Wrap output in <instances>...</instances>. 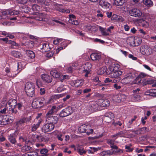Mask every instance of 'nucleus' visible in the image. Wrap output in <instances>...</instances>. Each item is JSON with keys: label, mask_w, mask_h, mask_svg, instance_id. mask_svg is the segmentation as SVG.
<instances>
[{"label": "nucleus", "mask_w": 156, "mask_h": 156, "mask_svg": "<svg viewBox=\"0 0 156 156\" xmlns=\"http://www.w3.org/2000/svg\"><path fill=\"white\" fill-rule=\"evenodd\" d=\"M90 126L83 124L81 125L78 128V131L81 133H86L87 135H89L93 133V130L90 128Z\"/></svg>", "instance_id": "423d86ee"}, {"label": "nucleus", "mask_w": 156, "mask_h": 156, "mask_svg": "<svg viewBox=\"0 0 156 156\" xmlns=\"http://www.w3.org/2000/svg\"><path fill=\"white\" fill-rule=\"evenodd\" d=\"M126 76L127 78L129 79V80L131 82L135 77L136 75L133 72H129L127 73Z\"/></svg>", "instance_id": "473e14b6"}, {"label": "nucleus", "mask_w": 156, "mask_h": 156, "mask_svg": "<svg viewBox=\"0 0 156 156\" xmlns=\"http://www.w3.org/2000/svg\"><path fill=\"white\" fill-rule=\"evenodd\" d=\"M48 152V150L46 149L43 148L41 149L40 151L41 154H45Z\"/></svg>", "instance_id": "774afa93"}, {"label": "nucleus", "mask_w": 156, "mask_h": 156, "mask_svg": "<svg viewBox=\"0 0 156 156\" xmlns=\"http://www.w3.org/2000/svg\"><path fill=\"white\" fill-rule=\"evenodd\" d=\"M131 146V145H126L125 146V149H126V151L131 152L133 151V149L130 148Z\"/></svg>", "instance_id": "338daca9"}, {"label": "nucleus", "mask_w": 156, "mask_h": 156, "mask_svg": "<svg viewBox=\"0 0 156 156\" xmlns=\"http://www.w3.org/2000/svg\"><path fill=\"white\" fill-rule=\"evenodd\" d=\"M84 83V80L82 79L77 80L74 82V85L75 87H78L82 86Z\"/></svg>", "instance_id": "c756f323"}, {"label": "nucleus", "mask_w": 156, "mask_h": 156, "mask_svg": "<svg viewBox=\"0 0 156 156\" xmlns=\"http://www.w3.org/2000/svg\"><path fill=\"white\" fill-rule=\"evenodd\" d=\"M51 111H52L54 113H56L58 111V109L57 108L56 106L55 105L53 106L51 109L50 110Z\"/></svg>", "instance_id": "69168bd1"}, {"label": "nucleus", "mask_w": 156, "mask_h": 156, "mask_svg": "<svg viewBox=\"0 0 156 156\" xmlns=\"http://www.w3.org/2000/svg\"><path fill=\"white\" fill-rule=\"evenodd\" d=\"M32 105L33 107H34L35 108H39L40 106H39V104L37 103V98L35 99L34 101L32 102Z\"/></svg>", "instance_id": "4d7b16f0"}, {"label": "nucleus", "mask_w": 156, "mask_h": 156, "mask_svg": "<svg viewBox=\"0 0 156 156\" xmlns=\"http://www.w3.org/2000/svg\"><path fill=\"white\" fill-rule=\"evenodd\" d=\"M100 155L101 156L112 155L111 150L103 151L100 153Z\"/></svg>", "instance_id": "4c0bfd02"}, {"label": "nucleus", "mask_w": 156, "mask_h": 156, "mask_svg": "<svg viewBox=\"0 0 156 156\" xmlns=\"http://www.w3.org/2000/svg\"><path fill=\"white\" fill-rule=\"evenodd\" d=\"M88 109L90 112H93L101 110L99 107L98 102V100L96 101H93L88 105Z\"/></svg>", "instance_id": "9d476101"}, {"label": "nucleus", "mask_w": 156, "mask_h": 156, "mask_svg": "<svg viewBox=\"0 0 156 156\" xmlns=\"http://www.w3.org/2000/svg\"><path fill=\"white\" fill-rule=\"evenodd\" d=\"M8 43L11 44V47L12 48H15L14 46L17 47L19 46V44L14 41L10 40L9 41Z\"/></svg>", "instance_id": "de8ad7c7"}, {"label": "nucleus", "mask_w": 156, "mask_h": 156, "mask_svg": "<svg viewBox=\"0 0 156 156\" xmlns=\"http://www.w3.org/2000/svg\"><path fill=\"white\" fill-rule=\"evenodd\" d=\"M140 51L142 54L147 55L151 54L153 52L152 49L147 45L141 46L140 49Z\"/></svg>", "instance_id": "6e6552de"}, {"label": "nucleus", "mask_w": 156, "mask_h": 156, "mask_svg": "<svg viewBox=\"0 0 156 156\" xmlns=\"http://www.w3.org/2000/svg\"><path fill=\"white\" fill-rule=\"evenodd\" d=\"M24 120L23 119V118L21 119H20L19 121H17L16 122V124L18 126H20L21 125L25 123L24 121Z\"/></svg>", "instance_id": "052dcab7"}, {"label": "nucleus", "mask_w": 156, "mask_h": 156, "mask_svg": "<svg viewBox=\"0 0 156 156\" xmlns=\"http://www.w3.org/2000/svg\"><path fill=\"white\" fill-rule=\"evenodd\" d=\"M109 74L110 76L112 78H117V79H115L113 81V82H118L121 80L119 77L122 73V72L120 70H114L110 71Z\"/></svg>", "instance_id": "39448f33"}, {"label": "nucleus", "mask_w": 156, "mask_h": 156, "mask_svg": "<svg viewBox=\"0 0 156 156\" xmlns=\"http://www.w3.org/2000/svg\"><path fill=\"white\" fill-rule=\"evenodd\" d=\"M8 139L12 144H15L16 142L14 133L11 134L9 135L8 136Z\"/></svg>", "instance_id": "bb28decb"}, {"label": "nucleus", "mask_w": 156, "mask_h": 156, "mask_svg": "<svg viewBox=\"0 0 156 156\" xmlns=\"http://www.w3.org/2000/svg\"><path fill=\"white\" fill-rule=\"evenodd\" d=\"M151 85L152 87L155 88L147 90L145 92V94L146 95L156 97V83L152 84Z\"/></svg>", "instance_id": "f3484780"}, {"label": "nucleus", "mask_w": 156, "mask_h": 156, "mask_svg": "<svg viewBox=\"0 0 156 156\" xmlns=\"http://www.w3.org/2000/svg\"><path fill=\"white\" fill-rule=\"evenodd\" d=\"M70 43L71 41H69L61 38L60 44L63 46V47H64V48H65Z\"/></svg>", "instance_id": "c9c22d12"}, {"label": "nucleus", "mask_w": 156, "mask_h": 156, "mask_svg": "<svg viewBox=\"0 0 156 156\" xmlns=\"http://www.w3.org/2000/svg\"><path fill=\"white\" fill-rule=\"evenodd\" d=\"M5 108H3L2 110L0 111V114H3L6 113V111L8 112L9 111V108H6V107H5Z\"/></svg>", "instance_id": "680f3d73"}, {"label": "nucleus", "mask_w": 156, "mask_h": 156, "mask_svg": "<svg viewBox=\"0 0 156 156\" xmlns=\"http://www.w3.org/2000/svg\"><path fill=\"white\" fill-rule=\"evenodd\" d=\"M49 0H37V3L42 5H49Z\"/></svg>", "instance_id": "e433bc0d"}, {"label": "nucleus", "mask_w": 156, "mask_h": 156, "mask_svg": "<svg viewBox=\"0 0 156 156\" xmlns=\"http://www.w3.org/2000/svg\"><path fill=\"white\" fill-rule=\"evenodd\" d=\"M37 153L36 152H30L25 154V156H37Z\"/></svg>", "instance_id": "864d4df0"}, {"label": "nucleus", "mask_w": 156, "mask_h": 156, "mask_svg": "<svg viewBox=\"0 0 156 156\" xmlns=\"http://www.w3.org/2000/svg\"><path fill=\"white\" fill-rule=\"evenodd\" d=\"M51 49L49 44L48 43L45 42L41 44L38 47V50L42 52H45L49 51Z\"/></svg>", "instance_id": "f8f14e48"}, {"label": "nucleus", "mask_w": 156, "mask_h": 156, "mask_svg": "<svg viewBox=\"0 0 156 156\" xmlns=\"http://www.w3.org/2000/svg\"><path fill=\"white\" fill-rule=\"evenodd\" d=\"M100 30L103 35L107 36L109 35V33L107 31V29L106 28L100 27Z\"/></svg>", "instance_id": "49530a36"}, {"label": "nucleus", "mask_w": 156, "mask_h": 156, "mask_svg": "<svg viewBox=\"0 0 156 156\" xmlns=\"http://www.w3.org/2000/svg\"><path fill=\"white\" fill-rule=\"evenodd\" d=\"M54 8L57 11L62 12L69 13L70 10L69 9H66L62 7L61 4L55 3L54 4Z\"/></svg>", "instance_id": "2eb2a0df"}, {"label": "nucleus", "mask_w": 156, "mask_h": 156, "mask_svg": "<svg viewBox=\"0 0 156 156\" xmlns=\"http://www.w3.org/2000/svg\"><path fill=\"white\" fill-rule=\"evenodd\" d=\"M63 95L62 94H55L52 96L49 100L48 101H47L46 100L44 97H38L37 98V103L39 104V106L40 107L44 105H47L51 100L58 99L60 97H62Z\"/></svg>", "instance_id": "f03ea898"}, {"label": "nucleus", "mask_w": 156, "mask_h": 156, "mask_svg": "<svg viewBox=\"0 0 156 156\" xmlns=\"http://www.w3.org/2000/svg\"><path fill=\"white\" fill-rule=\"evenodd\" d=\"M11 55L12 56L18 58L20 57L21 55V53L19 51H13L11 52Z\"/></svg>", "instance_id": "c03bdc74"}, {"label": "nucleus", "mask_w": 156, "mask_h": 156, "mask_svg": "<svg viewBox=\"0 0 156 156\" xmlns=\"http://www.w3.org/2000/svg\"><path fill=\"white\" fill-rule=\"evenodd\" d=\"M47 120L49 121L50 123L55 124L58 121V119L56 116L51 115L47 117Z\"/></svg>", "instance_id": "b1692460"}, {"label": "nucleus", "mask_w": 156, "mask_h": 156, "mask_svg": "<svg viewBox=\"0 0 156 156\" xmlns=\"http://www.w3.org/2000/svg\"><path fill=\"white\" fill-rule=\"evenodd\" d=\"M129 79L127 78L126 76L125 77L121 80V82L124 84L129 83L131 82Z\"/></svg>", "instance_id": "09e8293b"}, {"label": "nucleus", "mask_w": 156, "mask_h": 156, "mask_svg": "<svg viewBox=\"0 0 156 156\" xmlns=\"http://www.w3.org/2000/svg\"><path fill=\"white\" fill-rule=\"evenodd\" d=\"M128 13L131 16L135 17L140 18L142 17V12L139 9L133 8L128 10Z\"/></svg>", "instance_id": "20e7f679"}, {"label": "nucleus", "mask_w": 156, "mask_h": 156, "mask_svg": "<svg viewBox=\"0 0 156 156\" xmlns=\"http://www.w3.org/2000/svg\"><path fill=\"white\" fill-rule=\"evenodd\" d=\"M120 67V65L118 64H114L111 66H110L108 67V70L109 71H113L114 70H117Z\"/></svg>", "instance_id": "72a5a7b5"}, {"label": "nucleus", "mask_w": 156, "mask_h": 156, "mask_svg": "<svg viewBox=\"0 0 156 156\" xmlns=\"http://www.w3.org/2000/svg\"><path fill=\"white\" fill-rule=\"evenodd\" d=\"M25 92L28 96L32 97L34 94V85L31 82H27L25 85Z\"/></svg>", "instance_id": "7ed1b4c3"}, {"label": "nucleus", "mask_w": 156, "mask_h": 156, "mask_svg": "<svg viewBox=\"0 0 156 156\" xmlns=\"http://www.w3.org/2000/svg\"><path fill=\"white\" fill-rule=\"evenodd\" d=\"M34 41H27L25 43V45L27 47L29 48H33L34 46Z\"/></svg>", "instance_id": "37998d69"}, {"label": "nucleus", "mask_w": 156, "mask_h": 156, "mask_svg": "<svg viewBox=\"0 0 156 156\" xmlns=\"http://www.w3.org/2000/svg\"><path fill=\"white\" fill-rule=\"evenodd\" d=\"M133 92L134 94V97L136 98V99H140V96L139 95V94L142 93V91L140 90V89L139 88H138L134 90L133 91Z\"/></svg>", "instance_id": "c85d7f7f"}, {"label": "nucleus", "mask_w": 156, "mask_h": 156, "mask_svg": "<svg viewBox=\"0 0 156 156\" xmlns=\"http://www.w3.org/2000/svg\"><path fill=\"white\" fill-rule=\"evenodd\" d=\"M139 20L141 21L142 26L145 28H148L150 25V21L149 20H145L144 19H140Z\"/></svg>", "instance_id": "a878e982"}, {"label": "nucleus", "mask_w": 156, "mask_h": 156, "mask_svg": "<svg viewBox=\"0 0 156 156\" xmlns=\"http://www.w3.org/2000/svg\"><path fill=\"white\" fill-rule=\"evenodd\" d=\"M16 101L13 99H10L8 101L5 100L1 102V106L8 108L10 111L9 112H11L12 114H15L17 112L16 109Z\"/></svg>", "instance_id": "f257e3e1"}, {"label": "nucleus", "mask_w": 156, "mask_h": 156, "mask_svg": "<svg viewBox=\"0 0 156 156\" xmlns=\"http://www.w3.org/2000/svg\"><path fill=\"white\" fill-rule=\"evenodd\" d=\"M41 78L44 81L47 83H50L52 80V78L51 76L45 74L41 75Z\"/></svg>", "instance_id": "5701e85b"}, {"label": "nucleus", "mask_w": 156, "mask_h": 156, "mask_svg": "<svg viewBox=\"0 0 156 156\" xmlns=\"http://www.w3.org/2000/svg\"><path fill=\"white\" fill-rule=\"evenodd\" d=\"M91 60L93 61H98L101 58V55L100 53H93L90 55Z\"/></svg>", "instance_id": "6ab92c4d"}, {"label": "nucleus", "mask_w": 156, "mask_h": 156, "mask_svg": "<svg viewBox=\"0 0 156 156\" xmlns=\"http://www.w3.org/2000/svg\"><path fill=\"white\" fill-rule=\"evenodd\" d=\"M27 54L28 56L31 59L34 58L35 57L34 52L30 50H27Z\"/></svg>", "instance_id": "a19ab883"}, {"label": "nucleus", "mask_w": 156, "mask_h": 156, "mask_svg": "<svg viewBox=\"0 0 156 156\" xmlns=\"http://www.w3.org/2000/svg\"><path fill=\"white\" fill-rule=\"evenodd\" d=\"M35 121L36 122L32 125L31 126V130L32 132L35 131L39 127L41 124L42 122V119L37 116Z\"/></svg>", "instance_id": "9b49d317"}, {"label": "nucleus", "mask_w": 156, "mask_h": 156, "mask_svg": "<svg viewBox=\"0 0 156 156\" xmlns=\"http://www.w3.org/2000/svg\"><path fill=\"white\" fill-rule=\"evenodd\" d=\"M100 5L104 9H109L111 7L110 4L105 0H101L100 2Z\"/></svg>", "instance_id": "4be33fe9"}, {"label": "nucleus", "mask_w": 156, "mask_h": 156, "mask_svg": "<svg viewBox=\"0 0 156 156\" xmlns=\"http://www.w3.org/2000/svg\"><path fill=\"white\" fill-rule=\"evenodd\" d=\"M142 2L145 5L148 7H151L153 5V2L151 0H143Z\"/></svg>", "instance_id": "f704fd0d"}, {"label": "nucleus", "mask_w": 156, "mask_h": 156, "mask_svg": "<svg viewBox=\"0 0 156 156\" xmlns=\"http://www.w3.org/2000/svg\"><path fill=\"white\" fill-rule=\"evenodd\" d=\"M61 38H56V39L53 41V43L55 44H60Z\"/></svg>", "instance_id": "0e129e2a"}, {"label": "nucleus", "mask_w": 156, "mask_h": 156, "mask_svg": "<svg viewBox=\"0 0 156 156\" xmlns=\"http://www.w3.org/2000/svg\"><path fill=\"white\" fill-rule=\"evenodd\" d=\"M31 138L33 139V141H38L40 142H46L49 140V139L47 138H44L37 135H32Z\"/></svg>", "instance_id": "4468645a"}, {"label": "nucleus", "mask_w": 156, "mask_h": 156, "mask_svg": "<svg viewBox=\"0 0 156 156\" xmlns=\"http://www.w3.org/2000/svg\"><path fill=\"white\" fill-rule=\"evenodd\" d=\"M80 69L82 70L83 73H85L84 76L85 77H88V74L90 73V69H88V67L84 66V64L82 65Z\"/></svg>", "instance_id": "393cba45"}, {"label": "nucleus", "mask_w": 156, "mask_h": 156, "mask_svg": "<svg viewBox=\"0 0 156 156\" xmlns=\"http://www.w3.org/2000/svg\"><path fill=\"white\" fill-rule=\"evenodd\" d=\"M50 74L54 77L59 78L60 76V73L55 69H53L50 72Z\"/></svg>", "instance_id": "2f4dec72"}, {"label": "nucleus", "mask_w": 156, "mask_h": 156, "mask_svg": "<svg viewBox=\"0 0 156 156\" xmlns=\"http://www.w3.org/2000/svg\"><path fill=\"white\" fill-rule=\"evenodd\" d=\"M5 71L6 73V75L9 77H14L16 75V73H14L12 71L11 72L9 68L6 67L5 68Z\"/></svg>", "instance_id": "cd10ccee"}, {"label": "nucleus", "mask_w": 156, "mask_h": 156, "mask_svg": "<svg viewBox=\"0 0 156 156\" xmlns=\"http://www.w3.org/2000/svg\"><path fill=\"white\" fill-rule=\"evenodd\" d=\"M31 147L29 146H25L22 147L21 151L23 152H25L30 150Z\"/></svg>", "instance_id": "3c124183"}, {"label": "nucleus", "mask_w": 156, "mask_h": 156, "mask_svg": "<svg viewBox=\"0 0 156 156\" xmlns=\"http://www.w3.org/2000/svg\"><path fill=\"white\" fill-rule=\"evenodd\" d=\"M125 2V0H115L114 3L115 5L121 6Z\"/></svg>", "instance_id": "79ce46f5"}, {"label": "nucleus", "mask_w": 156, "mask_h": 156, "mask_svg": "<svg viewBox=\"0 0 156 156\" xmlns=\"http://www.w3.org/2000/svg\"><path fill=\"white\" fill-rule=\"evenodd\" d=\"M66 86H65L63 84L60 85L59 87H58L57 89V91L58 92H61L62 91L65 90L66 88Z\"/></svg>", "instance_id": "a18cd8bd"}, {"label": "nucleus", "mask_w": 156, "mask_h": 156, "mask_svg": "<svg viewBox=\"0 0 156 156\" xmlns=\"http://www.w3.org/2000/svg\"><path fill=\"white\" fill-rule=\"evenodd\" d=\"M114 140H111V139H108L107 140V143L110 145V147L111 148V147L112 146H114L115 145H114Z\"/></svg>", "instance_id": "bf43d9fd"}, {"label": "nucleus", "mask_w": 156, "mask_h": 156, "mask_svg": "<svg viewBox=\"0 0 156 156\" xmlns=\"http://www.w3.org/2000/svg\"><path fill=\"white\" fill-rule=\"evenodd\" d=\"M32 9L34 11H39L41 9L40 7L36 4H34L32 6Z\"/></svg>", "instance_id": "5fc2aeb1"}, {"label": "nucleus", "mask_w": 156, "mask_h": 156, "mask_svg": "<svg viewBox=\"0 0 156 156\" xmlns=\"http://www.w3.org/2000/svg\"><path fill=\"white\" fill-rule=\"evenodd\" d=\"M35 19L37 20L40 21H47L48 19L47 16L45 13H39L34 17Z\"/></svg>", "instance_id": "dca6fc26"}, {"label": "nucleus", "mask_w": 156, "mask_h": 156, "mask_svg": "<svg viewBox=\"0 0 156 156\" xmlns=\"http://www.w3.org/2000/svg\"><path fill=\"white\" fill-rule=\"evenodd\" d=\"M106 67L105 66H103L100 68L98 70V73L99 75L103 74L106 71Z\"/></svg>", "instance_id": "58836bf2"}, {"label": "nucleus", "mask_w": 156, "mask_h": 156, "mask_svg": "<svg viewBox=\"0 0 156 156\" xmlns=\"http://www.w3.org/2000/svg\"><path fill=\"white\" fill-rule=\"evenodd\" d=\"M74 69V68H73L71 66H69L66 69V72L69 73H71L72 72L73 70Z\"/></svg>", "instance_id": "e2e57ef3"}, {"label": "nucleus", "mask_w": 156, "mask_h": 156, "mask_svg": "<svg viewBox=\"0 0 156 156\" xmlns=\"http://www.w3.org/2000/svg\"><path fill=\"white\" fill-rule=\"evenodd\" d=\"M105 116L107 117L110 118V119H112L113 118L114 115L112 112H109L106 113L105 114Z\"/></svg>", "instance_id": "13d9d810"}, {"label": "nucleus", "mask_w": 156, "mask_h": 156, "mask_svg": "<svg viewBox=\"0 0 156 156\" xmlns=\"http://www.w3.org/2000/svg\"><path fill=\"white\" fill-rule=\"evenodd\" d=\"M111 150L112 155L123 152L122 150L118 148L116 145L114 146H112Z\"/></svg>", "instance_id": "aec40b11"}, {"label": "nucleus", "mask_w": 156, "mask_h": 156, "mask_svg": "<svg viewBox=\"0 0 156 156\" xmlns=\"http://www.w3.org/2000/svg\"><path fill=\"white\" fill-rule=\"evenodd\" d=\"M114 98L116 102H119L122 101L120 95H115L114 96Z\"/></svg>", "instance_id": "6e6d98bb"}, {"label": "nucleus", "mask_w": 156, "mask_h": 156, "mask_svg": "<svg viewBox=\"0 0 156 156\" xmlns=\"http://www.w3.org/2000/svg\"><path fill=\"white\" fill-rule=\"evenodd\" d=\"M2 16H0V20L6 19L5 15H14L18 14L19 12L17 10H13L12 9H8L2 12Z\"/></svg>", "instance_id": "0eeeda50"}, {"label": "nucleus", "mask_w": 156, "mask_h": 156, "mask_svg": "<svg viewBox=\"0 0 156 156\" xmlns=\"http://www.w3.org/2000/svg\"><path fill=\"white\" fill-rule=\"evenodd\" d=\"M74 150L77 151V152L80 155H82L86 153V151L84 150L83 147L82 146L78 145L76 148H74Z\"/></svg>", "instance_id": "412c9836"}, {"label": "nucleus", "mask_w": 156, "mask_h": 156, "mask_svg": "<svg viewBox=\"0 0 156 156\" xmlns=\"http://www.w3.org/2000/svg\"><path fill=\"white\" fill-rule=\"evenodd\" d=\"M124 134V132L123 131H121L118 132V133L112 135V136L111 137L112 138H115V139H116L119 137H122L123 136Z\"/></svg>", "instance_id": "ea45409f"}, {"label": "nucleus", "mask_w": 156, "mask_h": 156, "mask_svg": "<svg viewBox=\"0 0 156 156\" xmlns=\"http://www.w3.org/2000/svg\"><path fill=\"white\" fill-rule=\"evenodd\" d=\"M73 112L72 108L70 106H68L60 112L59 116L61 117H65L71 115Z\"/></svg>", "instance_id": "1a4fd4ad"}, {"label": "nucleus", "mask_w": 156, "mask_h": 156, "mask_svg": "<svg viewBox=\"0 0 156 156\" xmlns=\"http://www.w3.org/2000/svg\"><path fill=\"white\" fill-rule=\"evenodd\" d=\"M64 135V134L61 132L59 133H58L57 134V137L58 140L61 141H62L63 139V137Z\"/></svg>", "instance_id": "603ef678"}, {"label": "nucleus", "mask_w": 156, "mask_h": 156, "mask_svg": "<svg viewBox=\"0 0 156 156\" xmlns=\"http://www.w3.org/2000/svg\"><path fill=\"white\" fill-rule=\"evenodd\" d=\"M23 62H19L17 63V68L18 69L21 70L23 69L24 67Z\"/></svg>", "instance_id": "8fccbe9b"}, {"label": "nucleus", "mask_w": 156, "mask_h": 156, "mask_svg": "<svg viewBox=\"0 0 156 156\" xmlns=\"http://www.w3.org/2000/svg\"><path fill=\"white\" fill-rule=\"evenodd\" d=\"M54 127L55 126L53 124L51 123H47L43 126L42 130L44 133L48 132L52 130Z\"/></svg>", "instance_id": "ddd939ff"}, {"label": "nucleus", "mask_w": 156, "mask_h": 156, "mask_svg": "<svg viewBox=\"0 0 156 156\" xmlns=\"http://www.w3.org/2000/svg\"><path fill=\"white\" fill-rule=\"evenodd\" d=\"M19 139L20 143L17 144L16 145L17 146H19L20 147H21L22 146L21 144L20 143L21 142L22 143L24 142L25 144H28V142L30 141V140H29L27 141V140L26 139L23 138L22 136H20L19 137Z\"/></svg>", "instance_id": "7c9ffc66"}, {"label": "nucleus", "mask_w": 156, "mask_h": 156, "mask_svg": "<svg viewBox=\"0 0 156 156\" xmlns=\"http://www.w3.org/2000/svg\"><path fill=\"white\" fill-rule=\"evenodd\" d=\"M98 102L99 107H107L109 106V102L107 99H100L98 100Z\"/></svg>", "instance_id": "a211bd4d"}]
</instances>
